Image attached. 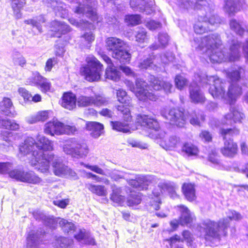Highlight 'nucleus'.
Instances as JSON below:
<instances>
[{
    "label": "nucleus",
    "instance_id": "obj_16",
    "mask_svg": "<svg viewBox=\"0 0 248 248\" xmlns=\"http://www.w3.org/2000/svg\"><path fill=\"white\" fill-rule=\"evenodd\" d=\"M126 86L133 92L137 97L141 101H146L148 99L150 100H155L157 98L156 95L152 93L147 91V84L144 81L141 79H137L136 81V88L132 82L129 80L125 81Z\"/></svg>",
    "mask_w": 248,
    "mask_h": 248
},
{
    "label": "nucleus",
    "instance_id": "obj_56",
    "mask_svg": "<svg viewBox=\"0 0 248 248\" xmlns=\"http://www.w3.org/2000/svg\"><path fill=\"white\" fill-rule=\"evenodd\" d=\"M175 83L176 87L182 90L186 85L187 80L184 77L177 75L175 78Z\"/></svg>",
    "mask_w": 248,
    "mask_h": 248
},
{
    "label": "nucleus",
    "instance_id": "obj_45",
    "mask_svg": "<svg viewBox=\"0 0 248 248\" xmlns=\"http://www.w3.org/2000/svg\"><path fill=\"white\" fill-rule=\"evenodd\" d=\"M45 19L44 16H40L35 19L26 20L25 22L27 24H31L33 27H36L40 32H41L42 28L41 25L44 23Z\"/></svg>",
    "mask_w": 248,
    "mask_h": 248
},
{
    "label": "nucleus",
    "instance_id": "obj_64",
    "mask_svg": "<svg viewBox=\"0 0 248 248\" xmlns=\"http://www.w3.org/2000/svg\"><path fill=\"white\" fill-rule=\"evenodd\" d=\"M200 137L204 142H209L212 140L211 135L207 131H202L200 135Z\"/></svg>",
    "mask_w": 248,
    "mask_h": 248
},
{
    "label": "nucleus",
    "instance_id": "obj_13",
    "mask_svg": "<svg viewBox=\"0 0 248 248\" xmlns=\"http://www.w3.org/2000/svg\"><path fill=\"white\" fill-rule=\"evenodd\" d=\"M77 131L75 126L65 124L55 119L46 123L44 127V133L52 136L73 135Z\"/></svg>",
    "mask_w": 248,
    "mask_h": 248
},
{
    "label": "nucleus",
    "instance_id": "obj_46",
    "mask_svg": "<svg viewBox=\"0 0 248 248\" xmlns=\"http://www.w3.org/2000/svg\"><path fill=\"white\" fill-rule=\"evenodd\" d=\"M230 26L231 30L239 35H242L245 32V30L242 27L241 23H239L235 19L231 20Z\"/></svg>",
    "mask_w": 248,
    "mask_h": 248
},
{
    "label": "nucleus",
    "instance_id": "obj_36",
    "mask_svg": "<svg viewBox=\"0 0 248 248\" xmlns=\"http://www.w3.org/2000/svg\"><path fill=\"white\" fill-rule=\"evenodd\" d=\"M75 238L82 244H89L91 245H95V242L93 238L91 237L90 234L85 232L84 230H80L79 233L75 235Z\"/></svg>",
    "mask_w": 248,
    "mask_h": 248
},
{
    "label": "nucleus",
    "instance_id": "obj_26",
    "mask_svg": "<svg viewBox=\"0 0 248 248\" xmlns=\"http://www.w3.org/2000/svg\"><path fill=\"white\" fill-rule=\"evenodd\" d=\"M35 141L33 138L31 137L27 138L19 146V152L21 155H26L31 153V158L30 161L33 158L32 154L35 147Z\"/></svg>",
    "mask_w": 248,
    "mask_h": 248
},
{
    "label": "nucleus",
    "instance_id": "obj_11",
    "mask_svg": "<svg viewBox=\"0 0 248 248\" xmlns=\"http://www.w3.org/2000/svg\"><path fill=\"white\" fill-rule=\"evenodd\" d=\"M87 65L80 68V72L86 80L90 82L97 81L103 71V65L93 55L86 58Z\"/></svg>",
    "mask_w": 248,
    "mask_h": 248
},
{
    "label": "nucleus",
    "instance_id": "obj_4",
    "mask_svg": "<svg viewBox=\"0 0 248 248\" xmlns=\"http://www.w3.org/2000/svg\"><path fill=\"white\" fill-rule=\"evenodd\" d=\"M70 3H73L72 9L74 12L78 15H85L93 22L89 23L88 21L85 22L80 20V22L77 21L74 18L69 19L70 23L75 26L80 28H89L93 29L95 26H100L102 18L98 16L94 7L96 5L95 0H67Z\"/></svg>",
    "mask_w": 248,
    "mask_h": 248
},
{
    "label": "nucleus",
    "instance_id": "obj_49",
    "mask_svg": "<svg viewBox=\"0 0 248 248\" xmlns=\"http://www.w3.org/2000/svg\"><path fill=\"white\" fill-rule=\"evenodd\" d=\"M124 21L129 25L135 26L141 23V17L139 15H127Z\"/></svg>",
    "mask_w": 248,
    "mask_h": 248
},
{
    "label": "nucleus",
    "instance_id": "obj_60",
    "mask_svg": "<svg viewBox=\"0 0 248 248\" xmlns=\"http://www.w3.org/2000/svg\"><path fill=\"white\" fill-rule=\"evenodd\" d=\"M145 25L150 30H155L161 27V24L154 20L147 21Z\"/></svg>",
    "mask_w": 248,
    "mask_h": 248
},
{
    "label": "nucleus",
    "instance_id": "obj_32",
    "mask_svg": "<svg viewBox=\"0 0 248 248\" xmlns=\"http://www.w3.org/2000/svg\"><path fill=\"white\" fill-rule=\"evenodd\" d=\"M86 128L91 131L92 137L97 138L104 132V126L101 123L95 122H89L86 123Z\"/></svg>",
    "mask_w": 248,
    "mask_h": 248
},
{
    "label": "nucleus",
    "instance_id": "obj_34",
    "mask_svg": "<svg viewBox=\"0 0 248 248\" xmlns=\"http://www.w3.org/2000/svg\"><path fill=\"white\" fill-rule=\"evenodd\" d=\"M0 128L12 131L19 129L20 126L15 120L8 118H3L0 116Z\"/></svg>",
    "mask_w": 248,
    "mask_h": 248
},
{
    "label": "nucleus",
    "instance_id": "obj_35",
    "mask_svg": "<svg viewBox=\"0 0 248 248\" xmlns=\"http://www.w3.org/2000/svg\"><path fill=\"white\" fill-rule=\"evenodd\" d=\"M105 76L106 78L110 79L115 82L119 81L121 78L120 71L116 69L113 64L108 65L106 69Z\"/></svg>",
    "mask_w": 248,
    "mask_h": 248
},
{
    "label": "nucleus",
    "instance_id": "obj_55",
    "mask_svg": "<svg viewBox=\"0 0 248 248\" xmlns=\"http://www.w3.org/2000/svg\"><path fill=\"white\" fill-rule=\"evenodd\" d=\"M81 38L84 41V45L88 47V45L94 41V35L93 32L90 31L85 33L82 36Z\"/></svg>",
    "mask_w": 248,
    "mask_h": 248
},
{
    "label": "nucleus",
    "instance_id": "obj_41",
    "mask_svg": "<svg viewBox=\"0 0 248 248\" xmlns=\"http://www.w3.org/2000/svg\"><path fill=\"white\" fill-rule=\"evenodd\" d=\"M12 60L15 65H18L22 67L26 66L27 61L26 58L18 51H14L12 55Z\"/></svg>",
    "mask_w": 248,
    "mask_h": 248
},
{
    "label": "nucleus",
    "instance_id": "obj_18",
    "mask_svg": "<svg viewBox=\"0 0 248 248\" xmlns=\"http://www.w3.org/2000/svg\"><path fill=\"white\" fill-rule=\"evenodd\" d=\"M161 115L170 124L179 127L183 126L188 117L187 113L176 108L171 109L168 112L162 111Z\"/></svg>",
    "mask_w": 248,
    "mask_h": 248
},
{
    "label": "nucleus",
    "instance_id": "obj_33",
    "mask_svg": "<svg viewBox=\"0 0 248 248\" xmlns=\"http://www.w3.org/2000/svg\"><path fill=\"white\" fill-rule=\"evenodd\" d=\"M52 115L51 110H44L38 112L35 115L29 117L27 122L30 124H34L37 122H44L47 120Z\"/></svg>",
    "mask_w": 248,
    "mask_h": 248
},
{
    "label": "nucleus",
    "instance_id": "obj_39",
    "mask_svg": "<svg viewBox=\"0 0 248 248\" xmlns=\"http://www.w3.org/2000/svg\"><path fill=\"white\" fill-rule=\"evenodd\" d=\"M112 193L110 195V200L118 204L122 205L124 202V196L122 195L121 189L116 187L115 185L111 186Z\"/></svg>",
    "mask_w": 248,
    "mask_h": 248
},
{
    "label": "nucleus",
    "instance_id": "obj_30",
    "mask_svg": "<svg viewBox=\"0 0 248 248\" xmlns=\"http://www.w3.org/2000/svg\"><path fill=\"white\" fill-rule=\"evenodd\" d=\"M32 82L43 92H46L50 89L51 84L48 80L37 73L34 74L32 78Z\"/></svg>",
    "mask_w": 248,
    "mask_h": 248
},
{
    "label": "nucleus",
    "instance_id": "obj_62",
    "mask_svg": "<svg viewBox=\"0 0 248 248\" xmlns=\"http://www.w3.org/2000/svg\"><path fill=\"white\" fill-rule=\"evenodd\" d=\"M208 160L212 163L213 165L215 167H217L219 166L220 162L217 158L215 153H213L212 154H210L208 156Z\"/></svg>",
    "mask_w": 248,
    "mask_h": 248
},
{
    "label": "nucleus",
    "instance_id": "obj_37",
    "mask_svg": "<svg viewBox=\"0 0 248 248\" xmlns=\"http://www.w3.org/2000/svg\"><path fill=\"white\" fill-rule=\"evenodd\" d=\"M182 191L187 200L193 201L195 200V189L193 184L189 183L184 184L182 186Z\"/></svg>",
    "mask_w": 248,
    "mask_h": 248
},
{
    "label": "nucleus",
    "instance_id": "obj_17",
    "mask_svg": "<svg viewBox=\"0 0 248 248\" xmlns=\"http://www.w3.org/2000/svg\"><path fill=\"white\" fill-rule=\"evenodd\" d=\"M37 142H35V147L38 151H33L32 154L33 158L29 161L31 165V162L35 160L36 156L39 157L40 162L41 161L43 157L40 154H51V153H47V151H52L53 150V142L48 138L43 135H39L36 138Z\"/></svg>",
    "mask_w": 248,
    "mask_h": 248
},
{
    "label": "nucleus",
    "instance_id": "obj_6",
    "mask_svg": "<svg viewBox=\"0 0 248 248\" xmlns=\"http://www.w3.org/2000/svg\"><path fill=\"white\" fill-rule=\"evenodd\" d=\"M226 214L227 217L220 220L218 223L209 219L203 220L198 228L201 232V235L204 236L206 239H209L210 237L217 238L220 236H225L229 221L239 220L242 218V216L235 211L229 210Z\"/></svg>",
    "mask_w": 248,
    "mask_h": 248
},
{
    "label": "nucleus",
    "instance_id": "obj_51",
    "mask_svg": "<svg viewBox=\"0 0 248 248\" xmlns=\"http://www.w3.org/2000/svg\"><path fill=\"white\" fill-rule=\"evenodd\" d=\"M130 4L133 9H136L140 11H144L147 14H150V12L146 11V7H144V2L143 0H131Z\"/></svg>",
    "mask_w": 248,
    "mask_h": 248
},
{
    "label": "nucleus",
    "instance_id": "obj_24",
    "mask_svg": "<svg viewBox=\"0 0 248 248\" xmlns=\"http://www.w3.org/2000/svg\"><path fill=\"white\" fill-rule=\"evenodd\" d=\"M150 86L155 91L163 89L166 93H170V89L172 85L169 82H164L154 76H150L149 78Z\"/></svg>",
    "mask_w": 248,
    "mask_h": 248
},
{
    "label": "nucleus",
    "instance_id": "obj_52",
    "mask_svg": "<svg viewBox=\"0 0 248 248\" xmlns=\"http://www.w3.org/2000/svg\"><path fill=\"white\" fill-rule=\"evenodd\" d=\"M141 202L140 196L136 193H131L128 198L127 204L128 206H133L138 205Z\"/></svg>",
    "mask_w": 248,
    "mask_h": 248
},
{
    "label": "nucleus",
    "instance_id": "obj_22",
    "mask_svg": "<svg viewBox=\"0 0 248 248\" xmlns=\"http://www.w3.org/2000/svg\"><path fill=\"white\" fill-rule=\"evenodd\" d=\"M13 104L11 100L8 97H4L0 102V112L7 116L15 117L17 116V112L14 109Z\"/></svg>",
    "mask_w": 248,
    "mask_h": 248
},
{
    "label": "nucleus",
    "instance_id": "obj_54",
    "mask_svg": "<svg viewBox=\"0 0 248 248\" xmlns=\"http://www.w3.org/2000/svg\"><path fill=\"white\" fill-rule=\"evenodd\" d=\"M0 134L2 140L7 142L9 146L13 145V141L12 138L13 136V133L12 132L7 131H3L1 132Z\"/></svg>",
    "mask_w": 248,
    "mask_h": 248
},
{
    "label": "nucleus",
    "instance_id": "obj_15",
    "mask_svg": "<svg viewBox=\"0 0 248 248\" xmlns=\"http://www.w3.org/2000/svg\"><path fill=\"white\" fill-rule=\"evenodd\" d=\"M158 187L159 189H155L153 191V195L155 196V200L151 201V205L155 210H158L159 208V204L160 203L159 196L161 193L167 192L170 196L173 199L177 197L176 190L178 187L173 182L161 180L158 183Z\"/></svg>",
    "mask_w": 248,
    "mask_h": 248
},
{
    "label": "nucleus",
    "instance_id": "obj_40",
    "mask_svg": "<svg viewBox=\"0 0 248 248\" xmlns=\"http://www.w3.org/2000/svg\"><path fill=\"white\" fill-rule=\"evenodd\" d=\"M158 59L156 57L154 58V60L152 58H150L149 59H147L142 60L139 62L138 67L141 69H149L157 70V67L155 65V63L157 62Z\"/></svg>",
    "mask_w": 248,
    "mask_h": 248
},
{
    "label": "nucleus",
    "instance_id": "obj_7",
    "mask_svg": "<svg viewBox=\"0 0 248 248\" xmlns=\"http://www.w3.org/2000/svg\"><path fill=\"white\" fill-rule=\"evenodd\" d=\"M138 122L141 123L142 126L149 127V136L152 139L158 140L160 145L164 149L172 150L181 145V141L176 136H172L169 139L166 138L165 132L160 129L156 119L148 116H139L138 117Z\"/></svg>",
    "mask_w": 248,
    "mask_h": 248
},
{
    "label": "nucleus",
    "instance_id": "obj_20",
    "mask_svg": "<svg viewBox=\"0 0 248 248\" xmlns=\"http://www.w3.org/2000/svg\"><path fill=\"white\" fill-rule=\"evenodd\" d=\"M177 207L181 213L179 218L180 225L187 226L190 225L195 219L194 214L190 212L187 207L183 205H180Z\"/></svg>",
    "mask_w": 248,
    "mask_h": 248
},
{
    "label": "nucleus",
    "instance_id": "obj_3",
    "mask_svg": "<svg viewBox=\"0 0 248 248\" xmlns=\"http://www.w3.org/2000/svg\"><path fill=\"white\" fill-rule=\"evenodd\" d=\"M80 164L96 173L109 176L115 181L124 179L129 185L139 190H146L149 185L156 183L159 181L154 175L130 174L118 170H113L110 172L106 173L97 165H90L83 162H80Z\"/></svg>",
    "mask_w": 248,
    "mask_h": 248
},
{
    "label": "nucleus",
    "instance_id": "obj_28",
    "mask_svg": "<svg viewBox=\"0 0 248 248\" xmlns=\"http://www.w3.org/2000/svg\"><path fill=\"white\" fill-rule=\"evenodd\" d=\"M77 98L76 95L72 92L65 93L63 94L62 106L69 110L76 108Z\"/></svg>",
    "mask_w": 248,
    "mask_h": 248
},
{
    "label": "nucleus",
    "instance_id": "obj_12",
    "mask_svg": "<svg viewBox=\"0 0 248 248\" xmlns=\"http://www.w3.org/2000/svg\"><path fill=\"white\" fill-rule=\"evenodd\" d=\"M206 1L203 0H198L194 4V8L202 9V8L206 11L205 16L203 22L199 21L194 26L195 32L197 34H202L207 31L206 26L207 22L214 25L220 23V19L213 13V11L208 6H206Z\"/></svg>",
    "mask_w": 248,
    "mask_h": 248
},
{
    "label": "nucleus",
    "instance_id": "obj_25",
    "mask_svg": "<svg viewBox=\"0 0 248 248\" xmlns=\"http://www.w3.org/2000/svg\"><path fill=\"white\" fill-rule=\"evenodd\" d=\"M225 2L224 10L230 16H233L245 8V4L241 1L234 2L232 0H225Z\"/></svg>",
    "mask_w": 248,
    "mask_h": 248
},
{
    "label": "nucleus",
    "instance_id": "obj_29",
    "mask_svg": "<svg viewBox=\"0 0 248 248\" xmlns=\"http://www.w3.org/2000/svg\"><path fill=\"white\" fill-rule=\"evenodd\" d=\"M221 152L224 156L233 157L237 152V144L231 139L226 140L221 149Z\"/></svg>",
    "mask_w": 248,
    "mask_h": 248
},
{
    "label": "nucleus",
    "instance_id": "obj_42",
    "mask_svg": "<svg viewBox=\"0 0 248 248\" xmlns=\"http://www.w3.org/2000/svg\"><path fill=\"white\" fill-rule=\"evenodd\" d=\"M24 3V0H12V7L16 18L21 17L20 10L23 7Z\"/></svg>",
    "mask_w": 248,
    "mask_h": 248
},
{
    "label": "nucleus",
    "instance_id": "obj_44",
    "mask_svg": "<svg viewBox=\"0 0 248 248\" xmlns=\"http://www.w3.org/2000/svg\"><path fill=\"white\" fill-rule=\"evenodd\" d=\"M182 150L188 156H195L199 153L198 148L190 143H185L182 147Z\"/></svg>",
    "mask_w": 248,
    "mask_h": 248
},
{
    "label": "nucleus",
    "instance_id": "obj_58",
    "mask_svg": "<svg viewBox=\"0 0 248 248\" xmlns=\"http://www.w3.org/2000/svg\"><path fill=\"white\" fill-rule=\"evenodd\" d=\"M70 245L69 240L65 237L59 238L57 240L56 248H66Z\"/></svg>",
    "mask_w": 248,
    "mask_h": 248
},
{
    "label": "nucleus",
    "instance_id": "obj_57",
    "mask_svg": "<svg viewBox=\"0 0 248 248\" xmlns=\"http://www.w3.org/2000/svg\"><path fill=\"white\" fill-rule=\"evenodd\" d=\"M93 100L94 101L93 105L96 106L104 105L107 102V100L104 96L96 94L94 92Z\"/></svg>",
    "mask_w": 248,
    "mask_h": 248
},
{
    "label": "nucleus",
    "instance_id": "obj_21",
    "mask_svg": "<svg viewBox=\"0 0 248 248\" xmlns=\"http://www.w3.org/2000/svg\"><path fill=\"white\" fill-rule=\"evenodd\" d=\"M43 2L47 6L52 7L56 13V15L62 18L66 17L68 15V11L63 7L64 3L58 1V0H43Z\"/></svg>",
    "mask_w": 248,
    "mask_h": 248
},
{
    "label": "nucleus",
    "instance_id": "obj_8",
    "mask_svg": "<svg viewBox=\"0 0 248 248\" xmlns=\"http://www.w3.org/2000/svg\"><path fill=\"white\" fill-rule=\"evenodd\" d=\"M117 109L123 113L124 121L111 122V126L113 130L123 133H130L138 129V127L140 126L143 128L149 129V127L142 126L141 123L138 122V117L146 116L145 115H138L136 120V124H134L132 117L130 115V109L129 108L125 107L124 105H122L117 107Z\"/></svg>",
    "mask_w": 248,
    "mask_h": 248
},
{
    "label": "nucleus",
    "instance_id": "obj_1",
    "mask_svg": "<svg viewBox=\"0 0 248 248\" xmlns=\"http://www.w3.org/2000/svg\"><path fill=\"white\" fill-rule=\"evenodd\" d=\"M222 45L220 37L217 34H211L207 36L194 40L193 46L198 51L205 53L213 63H220L226 61H235L241 56L243 49L248 62V41L241 47L237 40H232L230 49L227 52L221 48Z\"/></svg>",
    "mask_w": 248,
    "mask_h": 248
},
{
    "label": "nucleus",
    "instance_id": "obj_63",
    "mask_svg": "<svg viewBox=\"0 0 248 248\" xmlns=\"http://www.w3.org/2000/svg\"><path fill=\"white\" fill-rule=\"evenodd\" d=\"M169 37L166 33H160L158 36V41L162 46H165L168 42Z\"/></svg>",
    "mask_w": 248,
    "mask_h": 248
},
{
    "label": "nucleus",
    "instance_id": "obj_43",
    "mask_svg": "<svg viewBox=\"0 0 248 248\" xmlns=\"http://www.w3.org/2000/svg\"><path fill=\"white\" fill-rule=\"evenodd\" d=\"M136 41L138 43L141 44L147 42L148 40L147 32L143 28H138L135 31Z\"/></svg>",
    "mask_w": 248,
    "mask_h": 248
},
{
    "label": "nucleus",
    "instance_id": "obj_48",
    "mask_svg": "<svg viewBox=\"0 0 248 248\" xmlns=\"http://www.w3.org/2000/svg\"><path fill=\"white\" fill-rule=\"evenodd\" d=\"M116 94L119 102L129 106L130 100L125 91L119 89L117 91Z\"/></svg>",
    "mask_w": 248,
    "mask_h": 248
},
{
    "label": "nucleus",
    "instance_id": "obj_10",
    "mask_svg": "<svg viewBox=\"0 0 248 248\" xmlns=\"http://www.w3.org/2000/svg\"><path fill=\"white\" fill-rule=\"evenodd\" d=\"M62 148L65 154L77 158H85L89 152L87 144L76 138H70L66 140Z\"/></svg>",
    "mask_w": 248,
    "mask_h": 248
},
{
    "label": "nucleus",
    "instance_id": "obj_53",
    "mask_svg": "<svg viewBox=\"0 0 248 248\" xmlns=\"http://www.w3.org/2000/svg\"><path fill=\"white\" fill-rule=\"evenodd\" d=\"M12 168V164L10 162H0V174L8 173L10 175Z\"/></svg>",
    "mask_w": 248,
    "mask_h": 248
},
{
    "label": "nucleus",
    "instance_id": "obj_14",
    "mask_svg": "<svg viewBox=\"0 0 248 248\" xmlns=\"http://www.w3.org/2000/svg\"><path fill=\"white\" fill-rule=\"evenodd\" d=\"M244 115L237 109L232 108L230 109V113L226 114L223 118L221 123L223 127L220 129V133L222 136L225 137L227 135L233 136L239 134V131L236 128H225L224 126L226 125H232L233 122H240L244 118Z\"/></svg>",
    "mask_w": 248,
    "mask_h": 248
},
{
    "label": "nucleus",
    "instance_id": "obj_59",
    "mask_svg": "<svg viewBox=\"0 0 248 248\" xmlns=\"http://www.w3.org/2000/svg\"><path fill=\"white\" fill-rule=\"evenodd\" d=\"M18 92L19 94L23 98L25 101H31V95L25 88H19Z\"/></svg>",
    "mask_w": 248,
    "mask_h": 248
},
{
    "label": "nucleus",
    "instance_id": "obj_27",
    "mask_svg": "<svg viewBox=\"0 0 248 248\" xmlns=\"http://www.w3.org/2000/svg\"><path fill=\"white\" fill-rule=\"evenodd\" d=\"M51 31L55 33L53 36L60 37L62 34H64L70 31V27L62 22L54 20L50 24Z\"/></svg>",
    "mask_w": 248,
    "mask_h": 248
},
{
    "label": "nucleus",
    "instance_id": "obj_19",
    "mask_svg": "<svg viewBox=\"0 0 248 248\" xmlns=\"http://www.w3.org/2000/svg\"><path fill=\"white\" fill-rule=\"evenodd\" d=\"M10 177L17 181L33 184H40L42 181L41 178L32 171L25 172L16 169L10 172Z\"/></svg>",
    "mask_w": 248,
    "mask_h": 248
},
{
    "label": "nucleus",
    "instance_id": "obj_61",
    "mask_svg": "<svg viewBox=\"0 0 248 248\" xmlns=\"http://www.w3.org/2000/svg\"><path fill=\"white\" fill-rule=\"evenodd\" d=\"M57 60L53 58L49 59L46 63L45 70L46 71H50L53 66L57 63Z\"/></svg>",
    "mask_w": 248,
    "mask_h": 248
},
{
    "label": "nucleus",
    "instance_id": "obj_2",
    "mask_svg": "<svg viewBox=\"0 0 248 248\" xmlns=\"http://www.w3.org/2000/svg\"><path fill=\"white\" fill-rule=\"evenodd\" d=\"M244 71L241 67H238L235 70L227 73L228 77L231 79L232 83L230 85L227 93H225L224 86L226 83L222 82L216 76L208 77L205 75H198V81L201 84H209L211 85L209 89V93L215 98H221L226 103L233 104L240 97L242 93V88L239 87L237 81L240 75Z\"/></svg>",
    "mask_w": 248,
    "mask_h": 248
},
{
    "label": "nucleus",
    "instance_id": "obj_47",
    "mask_svg": "<svg viewBox=\"0 0 248 248\" xmlns=\"http://www.w3.org/2000/svg\"><path fill=\"white\" fill-rule=\"evenodd\" d=\"M38 244V238L35 235L34 232H30L27 238V246L28 248H36Z\"/></svg>",
    "mask_w": 248,
    "mask_h": 248
},
{
    "label": "nucleus",
    "instance_id": "obj_9",
    "mask_svg": "<svg viewBox=\"0 0 248 248\" xmlns=\"http://www.w3.org/2000/svg\"><path fill=\"white\" fill-rule=\"evenodd\" d=\"M106 44L113 58L121 63L130 62L131 56L126 50L127 44L124 41L116 37H109L107 39Z\"/></svg>",
    "mask_w": 248,
    "mask_h": 248
},
{
    "label": "nucleus",
    "instance_id": "obj_5",
    "mask_svg": "<svg viewBox=\"0 0 248 248\" xmlns=\"http://www.w3.org/2000/svg\"><path fill=\"white\" fill-rule=\"evenodd\" d=\"M40 155L43 157L41 161L40 162L39 157L36 156L35 160L31 162V166L40 172L43 173H49L51 163L53 171L55 175L74 179L77 178L76 172L63 164L61 159L53 154Z\"/></svg>",
    "mask_w": 248,
    "mask_h": 248
},
{
    "label": "nucleus",
    "instance_id": "obj_31",
    "mask_svg": "<svg viewBox=\"0 0 248 248\" xmlns=\"http://www.w3.org/2000/svg\"><path fill=\"white\" fill-rule=\"evenodd\" d=\"M190 97L192 102L194 103H202L205 100V97L200 90L199 86L196 82H193L190 86Z\"/></svg>",
    "mask_w": 248,
    "mask_h": 248
},
{
    "label": "nucleus",
    "instance_id": "obj_23",
    "mask_svg": "<svg viewBox=\"0 0 248 248\" xmlns=\"http://www.w3.org/2000/svg\"><path fill=\"white\" fill-rule=\"evenodd\" d=\"M85 95H80L77 98V104L78 107H85L93 104L94 91L92 88L85 89Z\"/></svg>",
    "mask_w": 248,
    "mask_h": 248
},
{
    "label": "nucleus",
    "instance_id": "obj_38",
    "mask_svg": "<svg viewBox=\"0 0 248 248\" xmlns=\"http://www.w3.org/2000/svg\"><path fill=\"white\" fill-rule=\"evenodd\" d=\"M86 187L92 193L99 196H106L108 194L107 189L104 186L88 183L86 184Z\"/></svg>",
    "mask_w": 248,
    "mask_h": 248
},
{
    "label": "nucleus",
    "instance_id": "obj_50",
    "mask_svg": "<svg viewBox=\"0 0 248 248\" xmlns=\"http://www.w3.org/2000/svg\"><path fill=\"white\" fill-rule=\"evenodd\" d=\"M59 223L65 233H68L74 231L75 226L72 222H68L64 219H61Z\"/></svg>",
    "mask_w": 248,
    "mask_h": 248
}]
</instances>
